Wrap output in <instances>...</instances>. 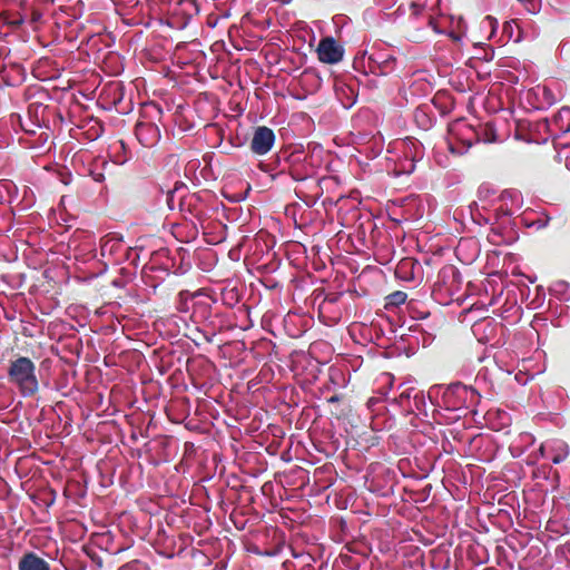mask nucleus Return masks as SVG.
<instances>
[{
  "mask_svg": "<svg viewBox=\"0 0 570 570\" xmlns=\"http://www.w3.org/2000/svg\"><path fill=\"white\" fill-rule=\"evenodd\" d=\"M36 364L27 356L11 360L8 366V382L22 396H32L39 390Z\"/></svg>",
  "mask_w": 570,
  "mask_h": 570,
  "instance_id": "nucleus-1",
  "label": "nucleus"
},
{
  "mask_svg": "<svg viewBox=\"0 0 570 570\" xmlns=\"http://www.w3.org/2000/svg\"><path fill=\"white\" fill-rule=\"evenodd\" d=\"M148 114H154V116L159 118L161 115V109L156 105L148 106L145 110V114L141 116V119L136 125L135 135L141 146L146 148H153L160 140V130L155 122H153L150 119H147Z\"/></svg>",
  "mask_w": 570,
  "mask_h": 570,
  "instance_id": "nucleus-2",
  "label": "nucleus"
},
{
  "mask_svg": "<svg viewBox=\"0 0 570 570\" xmlns=\"http://www.w3.org/2000/svg\"><path fill=\"white\" fill-rule=\"evenodd\" d=\"M463 131H466V132L470 134V137L465 138L468 147L472 146V138L474 136H476L478 140H482L484 142H497V141L500 140V138L497 135V131H495L494 127L491 124H485V126L482 127L480 129V131L476 132V134H474L472 128L466 126L464 122H456L450 129V132H451L452 137H456V136H459Z\"/></svg>",
  "mask_w": 570,
  "mask_h": 570,
  "instance_id": "nucleus-3",
  "label": "nucleus"
},
{
  "mask_svg": "<svg viewBox=\"0 0 570 570\" xmlns=\"http://www.w3.org/2000/svg\"><path fill=\"white\" fill-rule=\"evenodd\" d=\"M448 396L458 399L459 403H454L453 407L464 406L466 409L475 406L481 397L475 389L461 383L451 385L448 390Z\"/></svg>",
  "mask_w": 570,
  "mask_h": 570,
  "instance_id": "nucleus-4",
  "label": "nucleus"
},
{
  "mask_svg": "<svg viewBox=\"0 0 570 570\" xmlns=\"http://www.w3.org/2000/svg\"><path fill=\"white\" fill-rule=\"evenodd\" d=\"M274 142L275 135L273 130L268 127L261 126L254 131L250 141V150L256 155H265L272 149Z\"/></svg>",
  "mask_w": 570,
  "mask_h": 570,
  "instance_id": "nucleus-5",
  "label": "nucleus"
},
{
  "mask_svg": "<svg viewBox=\"0 0 570 570\" xmlns=\"http://www.w3.org/2000/svg\"><path fill=\"white\" fill-rule=\"evenodd\" d=\"M318 59L325 63H337L343 58V49L333 38L321 40L317 48Z\"/></svg>",
  "mask_w": 570,
  "mask_h": 570,
  "instance_id": "nucleus-6",
  "label": "nucleus"
},
{
  "mask_svg": "<svg viewBox=\"0 0 570 570\" xmlns=\"http://www.w3.org/2000/svg\"><path fill=\"white\" fill-rule=\"evenodd\" d=\"M395 402L404 407L405 411L414 412L415 410H420L424 402V395L422 392L415 391L414 387L406 386L395 399Z\"/></svg>",
  "mask_w": 570,
  "mask_h": 570,
  "instance_id": "nucleus-7",
  "label": "nucleus"
},
{
  "mask_svg": "<svg viewBox=\"0 0 570 570\" xmlns=\"http://www.w3.org/2000/svg\"><path fill=\"white\" fill-rule=\"evenodd\" d=\"M542 456L549 458L554 464L564 461L569 454L568 444L561 440H553L540 446Z\"/></svg>",
  "mask_w": 570,
  "mask_h": 570,
  "instance_id": "nucleus-8",
  "label": "nucleus"
},
{
  "mask_svg": "<svg viewBox=\"0 0 570 570\" xmlns=\"http://www.w3.org/2000/svg\"><path fill=\"white\" fill-rule=\"evenodd\" d=\"M372 69H377L382 75H389L396 67V58L384 51H376L368 58Z\"/></svg>",
  "mask_w": 570,
  "mask_h": 570,
  "instance_id": "nucleus-9",
  "label": "nucleus"
},
{
  "mask_svg": "<svg viewBox=\"0 0 570 570\" xmlns=\"http://www.w3.org/2000/svg\"><path fill=\"white\" fill-rule=\"evenodd\" d=\"M169 10L173 16L186 22L198 12V7L195 0H175L169 4Z\"/></svg>",
  "mask_w": 570,
  "mask_h": 570,
  "instance_id": "nucleus-10",
  "label": "nucleus"
},
{
  "mask_svg": "<svg viewBox=\"0 0 570 570\" xmlns=\"http://www.w3.org/2000/svg\"><path fill=\"white\" fill-rule=\"evenodd\" d=\"M459 274L453 266L442 268L438 276L436 285L440 289L444 288L446 293L453 294L459 287Z\"/></svg>",
  "mask_w": 570,
  "mask_h": 570,
  "instance_id": "nucleus-11",
  "label": "nucleus"
},
{
  "mask_svg": "<svg viewBox=\"0 0 570 570\" xmlns=\"http://www.w3.org/2000/svg\"><path fill=\"white\" fill-rule=\"evenodd\" d=\"M411 144L414 147V154L412 155L411 158H409L407 155L404 156V159L397 164L396 173L399 175L413 173L415 168V161L420 160L423 157V148L420 141H413Z\"/></svg>",
  "mask_w": 570,
  "mask_h": 570,
  "instance_id": "nucleus-12",
  "label": "nucleus"
},
{
  "mask_svg": "<svg viewBox=\"0 0 570 570\" xmlns=\"http://www.w3.org/2000/svg\"><path fill=\"white\" fill-rule=\"evenodd\" d=\"M19 570H50L49 563L35 552L23 554L18 564Z\"/></svg>",
  "mask_w": 570,
  "mask_h": 570,
  "instance_id": "nucleus-13",
  "label": "nucleus"
},
{
  "mask_svg": "<svg viewBox=\"0 0 570 570\" xmlns=\"http://www.w3.org/2000/svg\"><path fill=\"white\" fill-rule=\"evenodd\" d=\"M519 199V193L505 190L501 195L500 210H502L505 215H513L520 207Z\"/></svg>",
  "mask_w": 570,
  "mask_h": 570,
  "instance_id": "nucleus-14",
  "label": "nucleus"
},
{
  "mask_svg": "<svg viewBox=\"0 0 570 570\" xmlns=\"http://www.w3.org/2000/svg\"><path fill=\"white\" fill-rule=\"evenodd\" d=\"M420 268L419 264L411 258L402 259L395 269V275L403 281H414L415 269Z\"/></svg>",
  "mask_w": 570,
  "mask_h": 570,
  "instance_id": "nucleus-15",
  "label": "nucleus"
},
{
  "mask_svg": "<svg viewBox=\"0 0 570 570\" xmlns=\"http://www.w3.org/2000/svg\"><path fill=\"white\" fill-rule=\"evenodd\" d=\"M35 132H27L24 137L20 138V144L28 149H39L48 141V134L41 131L37 137H35Z\"/></svg>",
  "mask_w": 570,
  "mask_h": 570,
  "instance_id": "nucleus-16",
  "label": "nucleus"
},
{
  "mask_svg": "<svg viewBox=\"0 0 570 570\" xmlns=\"http://www.w3.org/2000/svg\"><path fill=\"white\" fill-rule=\"evenodd\" d=\"M121 248V243L115 237L106 236L101 238L100 243V255L102 257L112 256Z\"/></svg>",
  "mask_w": 570,
  "mask_h": 570,
  "instance_id": "nucleus-17",
  "label": "nucleus"
},
{
  "mask_svg": "<svg viewBox=\"0 0 570 570\" xmlns=\"http://www.w3.org/2000/svg\"><path fill=\"white\" fill-rule=\"evenodd\" d=\"M468 248H471L472 249V253L463 258L466 263H471L474 261V258L478 256L479 254V247H478V243L471 238H468V239H461L459 242V245L456 247V255L458 256H461L463 250L464 249H468Z\"/></svg>",
  "mask_w": 570,
  "mask_h": 570,
  "instance_id": "nucleus-18",
  "label": "nucleus"
},
{
  "mask_svg": "<svg viewBox=\"0 0 570 570\" xmlns=\"http://www.w3.org/2000/svg\"><path fill=\"white\" fill-rule=\"evenodd\" d=\"M377 383L381 385L380 393L386 395L393 385V375L386 372L382 373L377 377Z\"/></svg>",
  "mask_w": 570,
  "mask_h": 570,
  "instance_id": "nucleus-19",
  "label": "nucleus"
},
{
  "mask_svg": "<svg viewBox=\"0 0 570 570\" xmlns=\"http://www.w3.org/2000/svg\"><path fill=\"white\" fill-rule=\"evenodd\" d=\"M487 328L493 330L492 321L484 320L481 322H476L472 326L473 334L478 337L479 341H483V337L481 336V332H484Z\"/></svg>",
  "mask_w": 570,
  "mask_h": 570,
  "instance_id": "nucleus-20",
  "label": "nucleus"
},
{
  "mask_svg": "<svg viewBox=\"0 0 570 570\" xmlns=\"http://www.w3.org/2000/svg\"><path fill=\"white\" fill-rule=\"evenodd\" d=\"M406 297H407V295L404 292H401V291L394 292L386 297L387 305L399 306V305L405 303Z\"/></svg>",
  "mask_w": 570,
  "mask_h": 570,
  "instance_id": "nucleus-21",
  "label": "nucleus"
},
{
  "mask_svg": "<svg viewBox=\"0 0 570 570\" xmlns=\"http://www.w3.org/2000/svg\"><path fill=\"white\" fill-rule=\"evenodd\" d=\"M529 13H538L541 9V0H518Z\"/></svg>",
  "mask_w": 570,
  "mask_h": 570,
  "instance_id": "nucleus-22",
  "label": "nucleus"
},
{
  "mask_svg": "<svg viewBox=\"0 0 570 570\" xmlns=\"http://www.w3.org/2000/svg\"><path fill=\"white\" fill-rule=\"evenodd\" d=\"M482 26L485 27V28H490L491 29V33H494L499 23H498V20L491 16H487L483 20H482Z\"/></svg>",
  "mask_w": 570,
  "mask_h": 570,
  "instance_id": "nucleus-23",
  "label": "nucleus"
},
{
  "mask_svg": "<svg viewBox=\"0 0 570 570\" xmlns=\"http://www.w3.org/2000/svg\"><path fill=\"white\" fill-rule=\"evenodd\" d=\"M425 7V2H421V0L414 1L410 4L411 14L413 17H419Z\"/></svg>",
  "mask_w": 570,
  "mask_h": 570,
  "instance_id": "nucleus-24",
  "label": "nucleus"
},
{
  "mask_svg": "<svg viewBox=\"0 0 570 570\" xmlns=\"http://www.w3.org/2000/svg\"><path fill=\"white\" fill-rule=\"evenodd\" d=\"M413 141H417V140L416 139H412V138H407L406 140H404L402 142L404 156H406V154H407L409 158H411L412 155L414 154V147L411 144Z\"/></svg>",
  "mask_w": 570,
  "mask_h": 570,
  "instance_id": "nucleus-25",
  "label": "nucleus"
},
{
  "mask_svg": "<svg viewBox=\"0 0 570 570\" xmlns=\"http://www.w3.org/2000/svg\"><path fill=\"white\" fill-rule=\"evenodd\" d=\"M376 6L380 7L382 10H389L392 7L395 6L397 0H374Z\"/></svg>",
  "mask_w": 570,
  "mask_h": 570,
  "instance_id": "nucleus-26",
  "label": "nucleus"
},
{
  "mask_svg": "<svg viewBox=\"0 0 570 570\" xmlns=\"http://www.w3.org/2000/svg\"><path fill=\"white\" fill-rule=\"evenodd\" d=\"M549 219L550 218L548 216H543L532 222L529 226H535L538 229L544 228L548 225Z\"/></svg>",
  "mask_w": 570,
  "mask_h": 570,
  "instance_id": "nucleus-27",
  "label": "nucleus"
},
{
  "mask_svg": "<svg viewBox=\"0 0 570 570\" xmlns=\"http://www.w3.org/2000/svg\"><path fill=\"white\" fill-rule=\"evenodd\" d=\"M429 26H431L435 32H438V33L441 32V30H439L436 24L434 23V19L433 18L429 19Z\"/></svg>",
  "mask_w": 570,
  "mask_h": 570,
  "instance_id": "nucleus-28",
  "label": "nucleus"
},
{
  "mask_svg": "<svg viewBox=\"0 0 570 570\" xmlns=\"http://www.w3.org/2000/svg\"><path fill=\"white\" fill-rule=\"evenodd\" d=\"M171 200H173V194H171V193H169V194L167 195V203H168V205H169V207H170V208H173V207H171V205H170V202H171Z\"/></svg>",
  "mask_w": 570,
  "mask_h": 570,
  "instance_id": "nucleus-29",
  "label": "nucleus"
},
{
  "mask_svg": "<svg viewBox=\"0 0 570 570\" xmlns=\"http://www.w3.org/2000/svg\"><path fill=\"white\" fill-rule=\"evenodd\" d=\"M394 13H404V11L402 10V6H400Z\"/></svg>",
  "mask_w": 570,
  "mask_h": 570,
  "instance_id": "nucleus-30",
  "label": "nucleus"
}]
</instances>
